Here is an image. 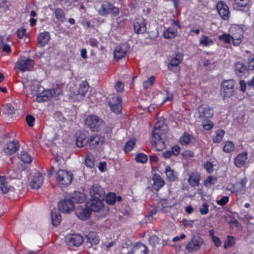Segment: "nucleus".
<instances>
[{
	"instance_id": "f257e3e1",
	"label": "nucleus",
	"mask_w": 254,
	"mask_h": 254,
	"mask_svg": "<svg viewBox=\"0 0 254 254\" xmlns=\"http://www.w3.org/2000/svg\"><path fill=\"white\" fill-rule=\"evenodd\" d=\"M166 128L164 119L159 120L154 127L150 138V143L155 150L161 151L165 147V141L162 135L163 130Z\"/></svg>"
},
{
	"instance_id": "f03ea898",
	"label": "nucleus",
	"mask_w": 254,
	"mask_h": 254,
	"mask_svg": "<svg viewBox=\"0 0 254 254\" xmlns=\"http://www.w3.org/2000/svg\"><path fill=\"white\" fill-rule=\"evenodd\" d=\"M72 179V174L70 171L60 169L56 174V180L57 185L61 188L68 186L70 184Z\"/></svg>"
},
{
	"instance_id": "7ed1b4c3",
	"label": "nucleus",
	"mask_w": 254,
	"mask_h": 254,
	"mask_svg": "<svg viewBox=\"0 0 254 254\" xmlns=\"http://www.w3.org/2000/svg\"><path fill=\"white\" fill-rule=\"evenodd\" d=\"M203 239L198 236H193L186 246V249L189 253L198 251L203 245Z\"/></svg>"
},
{
	"instance_id": "20e7f679",
	"label": "nucleus",
	"mask_w": 254,
	"mask_h": 254,
	"mask_svg": "<svg viewBox=\"0 0 254 254\" xmlns=\"http://www.w3.org/2000/svg\"><path fill=\"white\" fill-rule=\"evenodd\" d=\"M99 14L105 16L109 14L114 16H116L120 13V9L118 7L115 6L112 3L106 2L103 3L98 10Z\"/></svg>"
},
{
	"instance_id": "39448f33",
	"label": "nucleus",
	"mask_w": 254,
	"mask_h": 254,
	"mask_svg": "<svg viewBox=\"0 0 254 254\" xmlns=\"http://www.w3.org/2000/svg\"><path fill=\"white\" fill-rule=\"evenodd\" d=\"M85 124L93 131H99L103 126V121L95 115L88 116L85 120Z\"/></svg>"
},
{
	"instance_id": "423d86ee",
	"label": "nucleus",
	"mask_w": 254,
	"mask_h": 254,
	"mask_svg": "<svg viewBox=\"0 0 254 254\" xmlns=\"http://www.w3.org/2000/svg\"><path fill=\"white\" fill-rule=\"evenodd\" d=\"M235 81L233 80H227L221 85V95L223 98H229L234 92Z\"/></svg>"
},
{
	"instance_id": "0eeeda50",
	"label": "nucleus",
	"mask_w": 254,
	"mask_h": 254,
	"mask_svg": "<svg viewBox=\"0 0 254 254\" xmlns=\"http://www.w3.org/2000/svg\"><path fill=\"white\" fill-rule=\"evenodd\" d=\"M230 32L234 45L238 46L240 44L244 35L242 28L239 25H233L231 27Z\"/></svg>"
},
{
	"instance_id": "6e6552de",
	"label": "nucleus",
	"mask_w": 254,
	"mask_h": 254,
	"mask_svg": "<svg viewBox=\"0 0 254 254\" xmlns=\"http://www.w3.org/2000/svg\"><path fill=\"white\" fill-rule=\"evenodd\" d=\"M61 94V92L57 89H50L43 91L40 94H38L36 100L38 102H46L51 98L56 97Z\"/></svg>"
},
{
	"instance_id": "1a4fd4ad",
	"label": "nucleus",
	"mask_w": 254,
	"mask_h": 254,
	"mask_svg": "<svg viewBox=\"0 0 254 254\" xmlns=\"http://www.w3.org/2000/svg\"><path fill=\"white\" fill-rule=\"evenodd\" d=\"M34 62L30 59H19L16 64L15 68L19 71L24 72L31 70L34 66Z\"/></svg>"
},
{
	"instance_id": "9d476101",
	"label": "nucleus",
	"mask_w": 254,
	"mask_h": 254,
	"mask_svg": "<svg viewBox=\"0 0 254 254\" xmlns=\"http://www.w3.org/2000/svg\"><path fill=\"white\" fill-rule=\"evenodd\" d=\"M104 198H91V199L87 202L88 207L91 211L95 212H100L103 211V199Z\"/></svg>"
},
{
	"instance_id": "9b49d317",
	"label": "nucleus",
	"mask_w": 254,
	"mask_h": 254,
	"mask_svg": "<svg viewBox=\"0 0 254 254\" xmlns=\"http://www.w3.org/2000/svg\"><path fill=\"white\" fill-rule=\"evenodd\" d=\"M76 216L81 220H85L89 218L91 211L89 207L86 205H79L75 209Z\"/></svg>"
},
{
	"instance_id": "f8f14e48",
	"label": "nucleus",
	"mask_w": 254,
	"mask_h": 254,
	"mask_svg": "<svg viewBox=\"0 0 254 254\" xmlns=\"http://www.w3.org/2000/svg\"><path fill=\"white\" fill-rule=\"evenodd\" d=\"M65 242L69 246L78 247L83 243V238L79 234H69L65 237Z\"/></svg>"
},
{
	"instance_id": "ddd939ff",
	"label": "nucleus",
	"mask_w": 254,
	"mask_h": 254,
	"mask_svg": "<svg viewBox=\"0 0 254 254\" xmlns=\"http://www.w3.org/2000/svg\"><path fill=\"white\" fill-rule=\"evenodd\" d=\"M59 209L62 213H70L75 208L70 199H65L60 201L58 204Z\"/></svg>"
},
{
	"instance_id": "4468645a",
	"label": "nucleus",
	"mask_w": 254,
	"mask_h": 254,
	"mask_svg": "<svg viewBox=\"0 0 254 254\" xmlns=\"http://www.w3.org/2000/svg\"><path fill=\"white\" fill-rule=\"evenodd\" d=\"M109 104L113 112L117 114L120 113L122 105L121 98L119 96H115L110 98Z\"/></svg>"
},
{
	"instance_id": "2eb2a0df",
	"label": "nucleus",
	"mask_w": 254,
	"mask_h": 254,
	"mask_svg": "<svg viewBox=\"0 0 254 254\" xmlns=\"http://www.w3.org/2000/svg\"><path fill=\"white\" fill-rule=\"evenodd\" d=\"M234 162L235 165L239 168H242L248 164L249 160L247 152L244 151L238 154L234 158Z\"/></svg>"
},
{
	"instance_id": "dca6fc26",
	"label": "nucleus",
	"mask_w": 254,
	"mask_h": 254,
	"mask_svg": "<svg viewBox=\"0 0 254 254\" xmlns=\"http://www.w3.org/2000/svg\"><path fill=\"white\" fill-rule=\"evenodd\" d=\"M199 118L201 120L211 118L213 115V109L207 106H199L198 107Z\"/></svg>"
},
{
	"instance_id": "f3484780",
	"label": "nucleus",
	"mask_w": 254,
	"mask_h": 254,
	"mask_svg": "<svg viewBox=\"0 0 254 254\" xmlns=\"http://www.w3.org/2000/svg\"><path fill=\"white\" fill-rule=\"evenodd\" d=\"M133 27L134 31L137 34H142L146 31V22L142 17L135 19Z\"/></svg>"
},
{
	"instance_id": "a211bd4d",
	"label": "nucleus",
	"mask_w": 254,
	"mask_h": 254,
	"mask_svg": "<svg viewBox=\"0 0 254 254\" xmlns=\"http://www.w3.org/2000/svg\"><path fill=\"white\" fill-rule=\"evenodd\" d=\"M14 189L11 188L8 184L7 179L5 177H0V193L9 192V194H14Z\"/></svg>"
},
{
	"instance_id": "6ab92c4d",
	"label": "nucleus",
	"mask_w": 254,
	"mask_h": 254,
	"mask_svg": "<svg viewBox=\"0 0 254 254\" xmlns=\"http://www.w3.org/2000/svg\"><path fill=\"white\" fill-rule=\"evenodd\" d=\"M43 179L42 174L35 172L32 176L30 182V186L35 189H39L43 184Z\"/></svg>"
},
{
	"instance_id": "aec40b11",
	"label": "nucleus",
	"mask_w": 254,
	"mask_h": 254,
	"mask_svg": "<svg viewBox=\"0 0 254 254\" xmlns=\"http://www.w3.org/2000/svg\"><path fill=\"white\" fill-rule=\"evenodd\" d=\"M90 194L92 198H104L105 192L103 189L98 185H93L90 189Z\"/></svg>"
},
{
	"instance_id": "412c9836",
	"label": "nucleus",
	"mask_w": 254,
	"mask_h": 254,
	"mask_svg": "<svg viewBox=\"0 0 254 254\" xmlns=\"http://www.w3.org/2000/svg\"><path fill=\"white\" fill-rule=\"evenodd\" d=\"M217 9L221 17L226 20L230 15V11L228 6L222 1H219L217 4Z\"/></svg>"
},
{
	"instance_id": "4be33fe9",
	"label": "nucleus",
	"mask_w": 254,
	"mask_h": 254,
	"mask_svg": "<svg viewBox=\"0 0 254 254\" xmlns=\"http://www.w3.org/2000/svg\"><path fill=\"white\" fill-rule=\"evenodd\" d=\"M76 144L78 147H82L88 143L89 138H87V134L84 132H78L76 134Z\"/></svg>"
},
{
	"instance_id": "5701e85b",
	"label": "nucleus",
	"mask_w": 254,
	"mask_h": 254,
	"mask_svg": "<svg viewBox=\"0 0 254 254\" xmlns=\"http://www.w3.org/2000/svg\"><path fill=\"white\" fill-rule=\"evenodd\" d=\"M19 144L16 141L13 140L6 144L4 148V152L7 155H11L19 148Z\"/></svg>"
},
{
	"instance_id": "b1692460",
	"label": "nucleus",
	"mask_w": 254,
	"mask_h": 254,
	"mask_svg": "<svg viewBox=\"0 0 254 254\" xmlns=\"http://www.w3.org/2000/svg\"><path fill=\"white\" fill-rule=\"evenodd\" d=\"M247 182L248 179L247 177H245L236 184L235 192L237 194H242L245 193Z\"/></svg>"
},
{
	"instance_id": "393cba45",
	"label": "nucleus",
	"mask_w": 254,
	"mask_h": 254,
	"mask_svg": "<svg viewBox=\"0 0 254 254\" xmlns=\"http://www.w3.org/2000/svg\"><path fill=\"white\" fill-rule=\"evenodd\" d=\"M127 47L125 45L118 46L114 50V57L117 60L124 57L127 52Z\"/></svg>"
},
{
	"instance_id": "a878e982",
	"label": "nucleus",
	"mask_w": 254,
	"mask_h": 254,
	"mask_svg": "<svg viewBox=\"0 0 254 254\" xmlns=\"http://www.w3.org/2000/svg\"><path fill=\"white\" fill-rule=\"evenodd\" d=\"M104 141V138L99 136H91L89 138L88 144L92 148H96L101 145Z\"/></svg>"
},
{
	"instance_id": "bb28decb",
	"label": "nucleus",
	"mask_w": 254,
	"mask_h": 254,
	"mask_svg": "<svg viewBox=\"0 0 254 254\" xmlns=\"http://www.w3.org/2000/svg\"><path fill=\"white\" fill-rule=\"evenodd\" d=\"M200 179V175L199 173L197 172H192L190 174L188 178V183L193 187H195L198 186Z\"/></svg>"
},
{
	"instance_id": "cd10ccee",
	"label": "nucleus",
	"mask_w": 254,
	"mask_h": 254,
	"mask_svg": "<svg viewBox=\"0 0 254 254\" xmlns=\"http://www.w3.org/2000/svg\"><path fill=\"white\" fill-rule=\"evenodd\" d=\"M148 249L147 247L141 243H137L135 245L131 251V254H147Z\"/></svg>"
},
{
	"instance_id": "c85d7f7f",
	"label": "nucleus",
	"mask_w": 254,
	"mask_h": 254,
	"mask_svg": "<svg viewBox=\"0 0 254 254\" xmlns=\"http://www.w3.org/2000/svg\"><path fill=\"white\" fill-rule=\"evenodd\" d=\"M152 180L153 188L156 191L159 190L165 184L164 180L158 175H154Z\"/></svg>"
},
{
	"instance_id": "c756f323",
	"label": "nucleus",
	"mask_w": 254,
	"mask_h": 254,
	"mask_svg": "<svg viewBox=\"0 0 254 254\" xmlns=\"http://www.w3.org/2000/svg\"><path fill=\"white\" fill-rule=\"evenodd\" d=\"M71 201L73 202V204L74 203H83L86 200V196L84 193L79 192V191H75L71 196Z\"/></svg>"
},
{
	"instance_id": "7c9ffc66",
	"label": "nucleus",
	"mask_w": 254,
	"mask_h": 254,
	"mask_svg": "<svg viewBox=\"0 0 254 254\" xmlns=\"http://www.w3.org/2000/svg\"><path fill=\"white\" fill-rule=\"evenodd\" d=\"M183 55L181 53H178L176 56L172 58L169 62L168 67L170 70H172L173 67L177 66L182 61Z\"/></svg>"
},
{
	"instance_id": "2f4dec72",
	"label": "nucleus",
	"mask_w": 254,
	"mask_h": 254,
	"mask_svg": "<svg viewBox=\"0 0 254 254\" xmlns=\"http://www.w3.org/2000/svg\"><path fill=\"white\" fill-rule=\"evenodd\" d=\"M50 39V33L48 32H44L40 33L38 37V42L40 46H45Z\"/></svg>"
},
{
	"instance_id": "473e14b6",
	"label": "nucleus",
	"mask_w": 254,
	"mask_h": 254,
	"mask_svg": "<svg viewBox=\"0 0 254 254\" xmlns=\"http://www.w3.org/2000/svg\"><path fill=\"white\" fill-rule=\"evenodd\" d=\"M51 219L53 225L57 226L60 224L62 220V217L60 213L56 208L53 209L51 211Z\"/></svg>"
},
{
	"instance_id": "72a5a7b5",
	"label": "nucleus",
	"mask_w": 254,
	"mask_h": 254,
	"mask_svg": "<svg viewBox=\"0 0 254 254\" xmlns=\"http://www.w3.org/2000/svg\"><path fill=\"white\" fill-rule=\"evenodd\" d=\"M235 69L236 74L242 77L247 72V68L241 62H237L235 65Z\"/></svg>"
},
{
	"instance_id": "f704fd0d",
	"label": "nucleus",
	"mask_w": 254,
	"mask_h": 254,
	"mask_svg": "<svg viewBox=\"0 0 254 254\" xmlns=\"http://www.w3.org/2000/svg\"><path fill=\"white\" fill-rule=\"evenodd\" d=\"M165 172L167 179L170 181H174L177 178L178 173L169 166L166 167Z\"/></svg>"
},
{
	"instance_id": "c9c22d12",
	"label": "nucleus",
	"mask_w": 254,
	"mask_h": 254,
	"mask_svg": "<svg viewBox=\"0 0 254 254\" xmlns=\"http://www.w3.org/2000/svg\"><path fill=\"white\" fill-rule=\"evenodd\" d=\"M177 35V30L173 27L166 29L163 33L164 37L165 39H171L175 38Z\"/></svg>"
},
{
	"instance_id": "e433bc0d",
	"label": "nucleus",
	"mask_w": 254,
	"mask_h": 254,
	"mask_svg": "<svg viewBox=\"0 0 254 254\" xmlns=\"http://www.w3.org/2000/svg\"><path fill=\"white\" fill-rule=\"evenodd\" d=\"M88 89L89 86L88 83L85 81L81 82L77 91V95H80L81 97H84L88 91Z\"/></svg>"
},
{
	"instance_id": "4c0bfd02",
	"label": "nucleus",
	"mask_w": 254,
	"mask_h": 254,
	"mask_svg": "<svg viewBox=\"0 0 254 254\" xmlns=\"http://www.w3.org/2000/svg\"><path fill=\"white\" fill-rule=\"evenodd\" d=\"M87 242L91 245H96L99 242V238L95 232H90L86 236Z\"/></svg>"
},
{
	"instance_id": "58836bf2",
	"label": "nucleus",
	"mask_w": 254,
	"mask_h": 254,
	"mask_svg": "<svg viewBox=\"0 0 254 254\" xmlns=\"http://www.w3.org/2000/svg\"><path fill=\"white\" fill-rule=\"evenodd\" d=\"M54 13L56 18L60 21L63 22L65 21V13L63 9L59 7L56 8L54 10Z\"/></svg>"
},
{
	"instance_id": "ea45409f",
	"label": "nucleus",
	"mask_w": 254,
	"mask_h": 254,
	"mask_svg": "<svg viewBox=\"0 0 254 254\" xmlns=\"http://www.w3.org/2000/svg\"><path fill=\"white\" fill-rule=\"evenodd\" d=\"M199 43L201 45L208 47L214 44V42L212 39L208 38L206 35H203L201 39L199 40Z\"/></svg>"
},
{
	"instance_id": "a19ab883",
	"label": "nucleus",
	"mask_w": 254,
	"mask_h": 254,
	"mask_svg": "<svg viewBox=\"0 0 254 254\" xmlns=\"http://www.w3.org/2000/svg\"><path fill=\"white\" fill-rule=\"evenodd\" d=\"M215 133L212 137L213 142L215 143H220L223 139L225 131L224 130L219 129L216 131Z\"/></svg>"
},
{
	"instance_id": "79ce46f5",
	"label": "nucleus",
	"mask_w": 254,
	"mask_h": 254,
	"mask_svg": "<svg viewBox=\"0 0 254 254\" xmlns=\"http://www.w3.org/2000/svg\"><path fill=\"white\" fill-rule=\"evenodd\" d=\"M19 158L25 163H30L32 161V157L25 151L21 152Z\"/></svg>"
},
{
	"instance_id": "37998d69",
	"label": "nucleus",
	"mask_w": 254,
	"mask_h": 254,
	"mask_svg": "<svg viewBox=\"0 0 254 254\" xmlns=\"http://www.w3.org/2000/svg\"><path fill=\"white\" fill-rule=\"evenodd\" d=\"M217 181V178L215 177L210 176L204 181V185L206 187L210 188L212 185L215 184Z\"/></svg>"
},
{
	"instance_id": "c03bdc74",
	"label": "nucleus",
	"mask_w": 254,
	"mask_h": 254,
	"mask_svg": "<svg viewBox=\"0 0 254 254\" xmlns=\"http://www.w3.org/2000/svg\"><path fill=\"white\" fill-rule=\"evenodd\" d=\"M192 137L188 133H184V134L180 137V141L182 145H188L192 140Z\"/></svg>"
},
{
	"instance_id": "a18cd8bd",
	"label": "nucleus",
	"mask_w": 254,
	"mask_h": 254,
	"mask_svg": "<svg viewBox=\"0 0 254 254\" xmlns=\"http://www.w3.org/2000/svg\"><path fill=\"white\" fill-rule=\"evenodd\" d=\"M95 159L91 154H87L85 157V163L86 166L93 168L94 166Z\"/></svg>"
},
{
	"instance_id": "49530a36",
	"label": "nucleus",
	"mask_w": 254,
	"mask_h": 254,
	"mask_svg": "<svg viewBox=\"0 0 254 254\" xmlns=\"http://www.w3.org/2000/svg\"><path fill=\"white\" fill-rule=\"evenodd\" d=\"M234 149V145L233 143L230 141H226L223 147L224 152L227 153H229L232 152Z\"/></svg>"
},
{
	"instance_id": "de8ad7c7",
	"label": "nucleus",
	"mask_w": 254,
	"mask_h": 254,
	"mask_svg": "<svg viewBox=\"0 0 254 254\" xmlns=\"http://www.w3.org/2000/svg\"><path fill=\"white\" fill-rule=\"evenodd\" d=\"M235 244V238L233 236H229L227 237L224 245L225 249H228L232 247Z\"/></svg>"
},
{
	"instance_id": "09e8293b",
	"label": "nucleus",
	"mask_w": 254,
	"mask_h": 254,
	"mask_svg": "<svg viewBox=\"0 0 254 254\" xmlns=\"http://www.w3.org/2000/svg\"><path fill=\"white\" fill-rule=\"evenodd\" d=\"M155 76H151L143 83V88L147 89L150 88L154 83Z\"/></svg>"
},
{
	"instance_id": "8fccbe9b",
	"label": "nucleus",
	"mask_w": 254,
	"mask_h": 254,
	"mask_svg": "<svg viewBox=\"0 0 254 254\" xmlns=\"http://www.w3.org/2000/svg\"><path fill=\"white\" fill-rule=\"evenodd\" d=\"M3 113L7 115L13 114L15 112L14 108L9 104L5 105L3 109Z\"/></svg>"
},
{
	"instance_id": "3c124183",
	"label": "nucleus",
	"mask_w": 254,
	"mask_h": 254,
	"mask_svg": "<svg viewBox=\"0 0 254 254\" xmlns=\"http://www.w3.org/2000/svg\"><path fill=\"white\" fill-rule=\"evenodd\" d=\"M135 144V140L131 139L127 141L125 145L124 150L126 153L130 151Z\"/></svg>"
},
{
	"instance_id": "603ef678",
	"label": "nucleus",
	"mask_w": 254,
	"mask_h": 254,
	"mask_svg": "<svg viewBox=\"0 0 254 254\" xmlns=\"http://www.w3.org/2000/svg\"><path fill=\"white\" fill-rule=\"evenodd\" d=\"M116 200V194L114 193H108L105 198L106 202L109 204H113Z\"/></svg>"
},
{
	"instance_id": "864d4df0",
	"label": "nucleus",
	"mask_w": 254,
	"mask_h": 254,
	"mask_svg": "<svg viewBox=\"0 0 254 254\" xmlns=\"http://www.w3.org/2000/svg\"><path fill=\"white\" fill-rule=\"evenodd\" d=\"M135 160L137 162L144 163L147 160V156L143 153H138L135 156Z\"/></svg>"
},
{
	"instance_id": "5fc2aeb1",
	"label": "nucleus",
	"mask_w": 254,
	"mask_h": 254,
	"mask_svg": "<svg viewBox=\"0 0 254 254\" xmlns=\"http://www.w3.org/2000/svg\"><path fill=\"white\" fill-rule=\"evenodd\" d=\"M219 39L225 43H230L232 41L231 35L224 34L219 36Z\"/></svg>"
},
{
	"instance_id": "6e6d98bb",
	"label": "nucleus",
	"mask_w": 254,
	"mask_h": 254,
	"mask_svg": "<svg viewBox=\"0 0 254 254\" xmlns=\"http://www.w3.org/2000/svg\"><path fill=\"white\" fill-rule=\"evenodd\" d=\"M202 125L203 129L206 130L211 129L213 127V124L211 121H205V120H203Z\"/></svg>"
},
{
	"instance_id": "4d7b16f0",
	"label": "nucleus",
	"mask_w": 254,
	"mask_h": 254,
	"mask_svg": "<svg viewBox=\"0 0 254 254\" xmlns=\"http://www.w3.org/2000/svg\"><path fill=\"white\" fill-rule=\"evenodd\" d=\"M229 201V197L227 196H223L221 198L217 199L216 203L221 206H224Z\"/></svg>"
},
{
	"instance_id": "13d9d810",
	"label": "nucleus",
	"mask_w": 254,
	"mask_h": 254,
	"mask_svg": "<svg viewBox=\"0 0 254 254\" xmlns=\"http://www.w3.org/2000/svg\"><path fill=\"white\" fill-rule=\"evenodd\" d=\"M159 240L158 238L155 236L152 235L150 237L149 239V243L153 246L155 247L156 245L158 243Z\"/></svg>"
},
{
	"instance_id": "bf43d9fd",
	"label": "nucleus",
	"mask_w": 254,
	"mask_h": 254,
	"mask_svg": "<svg viewBox=\"0 0 254 254\" xmlns=\"http://www.w3.org/2000/svg\"><path fill=\"white\" fill-rule=\"evenodd\" d=\"M236 4L240 6H247L249 4L250 0H234Z\"/></svg>"
},
{
	"instance_id": "052dcab7",
	"label": "nucleus",
	"mask_w": 254,
	"mask_h": 254,
	"mask_svg": "<svg viewBox=\"0 0 254 254\" xmlns=\"http://www.w3.org/2000/svg\"><path fill=\"white\" fill-rule=\"evenodd\" d=\"M209 205L206 203H203L202 205V207L200 209V213L202 215L206 214L208 212Z\"/></svg>"
},
{
	"instance_id": "680f3d73",
	"label": "nucleus",
	"mask_w": 254,
	"mask_h": 254,
	"mask_svg": "<svg viewBox=\"0 0 254 254\" xmlns=\"http://www.w3.org/2000/svg\"><path fill=\"white\" fill-rule=\"evenodd\" d=\"M115 88L118 92L122 91L124 89V84L122 82L118 81L116 82Z\"/></svg>"
},
{
	"instance_id": "e2e57ef3",
	"label": "nucleus",
	"mask_w": 254,
	"mask_h": 254,
	"mask_svg": "<svg viewBox=\"0 0 254 254\" xmlns=\"http://www.w3.org/2000/svg\"><path fill=\"white\" fill-rule=\"evenodd\" d=\"M213 164H212L211 162H210L209 161L206 162L204 164V167L205 169L208 173H211V172H212L213 171Z\"/></svg>"
},
{
	"instance_id": "0e129e2a",
	"label": "nucleus",
	"mask_w": 254,
	"mask_h": 254,
	"mask_svg": "<svg viewBox=\"0 0 254 254\" xmlns=\"http://www.w3.org/2000/svg\"><path fill=\"white\" fill-rule=\"evenodd\" d=\"M0 49L6 53H9L11 51V48L8 45L3 44L2 42H0Z\"/></svg>"
},
{
	"instance_id": "69168bd1",
	"label": "nucleus",
	"mask_w": 254,
	"mask_h": 254,
	"mask_svg": "<svg viewBox=\"0 0 254 254\" xmlns=\"http://www.w3.org/2000/svg\"><path fill=\"white\" fill-rule=\"evenodd\" d=\"M160 203L162 205L163 208H165L168 207H171V203L166 199H162L160 201Z\"/></svg>"
},
{
	"instance_id": "338daca9",
	"label": "nucleus",
	"mask_w": 254,
	"mask_h": 254,
	"mask_svg": "<svg viewBox=\"0 0 254 254\" xmlns=\"http://www.w3.org/2000/svg\"><path fill=\"white\" fill-rule=\"evenodd\" d=\"M26 119V122L29 126H33L35 121V118L33 117L30 115H27Z\"/></svg>"
},
{
	"instance_id": "774afa93",
	"label": "nucleus",
	"mask_w": 254,
	"mask_h": 254,
	"mask_svg": "<svg viewBox=\"0 0 254 254\" xmlns=\"http://www.w3.org/2000/svg\"><path fill=\"white\" fill-rule=\"evenodd\" d=\"M171 151L174 156H177L180 153V148L178 145H175L172 147Z\"/></svg>"
}]
</instances>
